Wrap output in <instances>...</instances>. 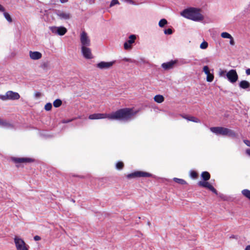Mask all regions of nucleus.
Listing matches in <instances>:
<instances>
[{"mask_svg": "<svg viewBox=\"0 0 250 250\" xmlns=\"http://www.w3.org/2000/svg\"><path fill=\"white\" fill-rule=\"evenodd\" d=\"M226 77L231 83H235L238 79V75L234 69H231L226 73Z\"/></svg>", "mask_w": 250, "mask_h": 250, "instance_id": "8", "label": "nucleus"}, {"mask_svg": "<svg viewBox=\"0 0 250 250\" xmlns=\"http://www.w3.org/2000/svg\"><path fill=\"white\" fill-rule=\"evenodd\" d=\"M136 39V36L132 34L128 37V39L124 44V48L125 50H131L132 44L135 42Z\"/></svg>", "mask_w": 250, "mask_h": 250, "instance_id": "11", "label": "nucleus"}, {"mask_svg": "<svg viewBox=\"0 0 250 250\" xmlns=\"http://www.w3.org/2000/svg\"><path fill=\"white\" fill-rule=\"evenodd\" d=\"M34 239L35 241H39V240H40L41 239V238L40 236H39L38 235H36V236H34Z\"/></svg>", "mask_w": 250, "mask_h": 250, "instance_id": "39", "label": "nucleus"}, {"mask_svg": "<svg viewBox=\"0 0 250 250\" xmlns=\"http://www.w3.org/2000/svg\"><path fill=\"white\" fill-rule=\"evenodd\" d=\"M12 160L15 163H27L33 161V160L29 158H17L12 157Z\"/></svg>", "mask_w": 250, "mask_h": 250, "instance_id": "17", "label": "nucleus"}, {"mask_svg": "<svg viewBox=\"0 0 250 250\" xmlns=\"http://www.w3.org/2000/svg\"><path fill=\"white\" fill-rule=\"evenodd\" d=\"M20 98V96L18 93L12 91H7L5 95H0V99L2 101L16 100Z\"/></svg>", "mask_w": 250, "mask_h": 250, "instance_id": "4", "label": "nucleus"}, {"mask_svg": "<svg viewBox=\"0 0 250 250\" xmlns=\"http://www.w3.org/2000/svg\"><path fill=\"white\" fill-rule=\"evenodd\" d=\"M183 117L189 121H191V122H195V123H200V120L198 118L193 117V116H188V117Z\"/></svg>", "mask_w": 250, "mask_h": 250, "instance_id": "22", "label": "nucleus"}, {"mask_svg": "<svg viewBox=\"0 0 250 250\" xmlns=\"http://www.w3.org/2000/svg\"><path fill=\"white\" fill-rule=\"evenodd\" d=\"M221 37L223 39H228L229 40V44L233 46L235 44V42L232 36L227 32H223L221 33Z\"/></svg>", "mask_w": 250, "mask_h": 250, "instance_id": "18", "label": "nucleus"}, {"mask_svg": "<svg viewBox=\"0 0 250 250\" xmlns=\"http://www.w3.org/2000/svg\"><path fill=\"white\" fill-rule=\"evenodd\" d=\"M245 144L248 146L250 147V141L249 140H245L244 141Z\"/></svg>", "mask_w": 250, "mask_h": 250, "instance_id": "40", "label": "nucleus"}, {"mask_svg": "<svg viewBox=\"0 0 250 250\" xmlns=\"http://www.w3.org/2000/svg\"><path fill=\"white\" fill-rule=\"evenodd\" d=\"M81 51L83 57L86 59H92L93 58V56L92 54L91 49L86 47H81Z\"/></svg>", "mask_w": 250, "mask_h": 250, "instance_id": "12", "label": "nucleus"}, {"mask_svg": "<svg viewBox=\"0 0 250 250\" xmlns=\"http://www.w3.org/2000/svg\"><path fill=\"white\" fill-rule=\"evenodd\" d=\"M190 176L192 178H196L197 177V173L194 171H191L190 172Z\"/></svg>", "mask_w": 250, "mask_h": 250, "instance_id": "36", "label": "nucleus"}, {"mask_svg": "<svg viewBox=\"0 0 250 250\" xmlns=\"http://www.w3.org/2000/svg\"><path fill=\"white\" fill-rule=\"evenodd\" d=\"M80 41L82 47H86L90 45V40L85 32H82L80 35Z\"/></svg>", "mask_w": 250, "mask_h": 250, "instance_id": "10", "label": "nucleus"}, {"mask_svg": "<svg viewBox=\"0 0 250 250\" xmlns=\"http://www.w3.org/2000/svg\"><path fill=\"white\" fill-rule=\"evenodd\" d=\"M34 97L35 98H39L40 97H41L42 96V93L40 92H36L35 93H34Z\"/></svg>", "mask_w": 250, "mask_h": 250, "instance_id": "37", "label": "nucleus"}, {"mask_svg": "<svg viewBox=\"0 0 250 250\" xmlns=\"http://www.w3.org/2000/svg\"><path fill=\"white\" fill-rule=\"evenodd\" d=\"M60 0L61 2L62 3H66L68 1V0Z\"/></svg>", "mask_w": 250, "mask_h": 250, "instance_id": "46", "label": "nucleus"}, {"mask_svg": "<svg viewBox=\"0 0 250 250\" xmlns=\"http://www.w3.org/2000/svg\"><path fill=\"white\" fill-rule=\"evenodd\" d=\"M123 60L125 61V62H132V60L130 59H129V58H124L123 59Z\"/></svg>", "mask_w": 250, "mask_h": 250, "instance_id": "42", "label": "nucleus"}, {"mask_svg": "<svg viewBox=\"0 0 250 250\" xmlns=\"http://www.w3.org/2000/svg\"><path fill=\"white\" fill-rule=\"evenodd\" d=\"M242 194L250 200V190L244 189L242 191Z\"/></svg>", "mask_w": 250, "mask_h": 250, "instance_id": "25", "label": "nucleus"}, {"mask_svg": "<svg viewBox=\"0 0 250 250\" xmlns=\"http://www.w3.org/2000/svg\"><path fill=\"white\" fill-rule=\"evenodd\" d=\"M4 8L0 4V11L4 12Z\"/></svg>", "mask_w": 250, "mask_h": 250, "instance_id": "44", "label": "nucleus"}, {"mask_svg": "<svg viewBox=\"0 0 250 250\" xmlns=\"http://www.w3.org/2000/svg\"><path fill=\"white\" fill-rule=\"evenodd\" d=\"M49 30L53 34L63 36L67 32V29L63 26H52L49 27Z\"/></svg>", "mask_w": 250, "mask_h": 250, "instance_id": "6", "label": "nucleus"}, {"mask_svg": "<svg viewBox=\"0 0 250 250\" xmlns=\"http://www.w3.org/2000/svg\"><path fill=\"white\" fill-rule=\"evenodd\" d=\"M132 108H125L117 110L110 114L94 113L89 116L90 120L103 119L107 118L111 120L127 121L131 120L137 113Z\"/></svg>", "mask_w": 250, "mask_h": 250, "instance_id": "1", "label": "nucleus"}, {"mask_svg": "<svg viewBox=\"0 0 250 250\" xmlns=\"http://www.w3.org/2000/svg\"><path fill=\"white\" fill-rule=\"evenodd\" d=\"M29 56L32 60H39L42 58V54L36 51H30L29 52Z\"/></svg>", "mask_w": 250, "mask_h": 250, "instance_id": "16", "label": "nucleus"}, {"mask_svg": "<svg viewBox=\"0 0 250 250\" xmlns=\"http://www.w3.org/2000/svg\"><path fill=\"white\" fill-rule=\"evenodd\" d=\"M115 61L111 62L102 61L96 64V67L100 69H108L111 68L115 63Z\"/></svg>", "mask_w": 250, "mask_h": 250, "instance_id": "9", "label": "nucleus"}, {"mask_svg": "<svg viewBox=\"0 0 250 250\" xmlns=\"http://www.w3.org/2000/svg\"><path fill=\"white\" fill-rule=\"evenodd\" d=\"M239 85V87L242 89H247L250 87V83L246 80L241 81Z\"/></svg>", "mask_w": 250, "mask_h": 250, "instance_id": "20", "label": "nucleus"}, {"mask_svg": "<svg viewBox=\"0 0 250 250\" xmlns=\"http://www.w3.org/2000/svg\"><path fill=\"white\" fill-rule=\"evenodd\" d=\"M201 177L205 181H208L210 178V174L207 171L203 172L201 174Z\"/></svg>", "mask_w": 250, "mask_h": 250, "instance_id": "23", "label": "nucleus"}, {"mask_svg": "<svg viewBox=\"0 0 250 250\" xmlns=\"http://www.w3.org/2000/svg\"><path fill=\"white\" fill-rule=\"evenodd\" d=\"M173 180L178 183V184H180L181 185H186L187 184V182L186 181H185L183 179H179V178H174L173 179Z\"/></svg>", "mask_w": 250, "mask_h": 250, "instance_id": "26", "label": "nucleus"}, {"mask_svg": "<svg viewBox=\"0 0 250 250\" xmlns=\"http://www.w3.org/2000/svg\"><path fill=\"white\" fill-rule=\"evenodd\" d=\"M126 177L128 179L137 178V175H136V171L132 172L131 173L128 174L127 175H126Z\"/></svg>", "mask_w": 250, "mask_h": 250, "instance_id": "29", "label": "nucleus"}, {"mask_svg": "<svg viewBox=\"0 0 250 250\" xmlns=\"http://www.w3.org/2000/svg\"><path fill=\"white\" fill-rule=\"evenodd\" d=\"M14 241L17 250H28V246L20 237L16 236Z\"/></svg>", "mask_w": 250, "mask_h": 250, "instance_id": "5", "label": "nucleus"}, {"mask_svg": "<svg viewBox=\"0 0 250 250\" xmlns=\"http://www.w3.org/2000/svg\"><path fill=\"white\" fill-rule=\"evenodd\" d=\"M125 2H127L132 5H135V2L133 0H123Z\"/></svg>", "mask_w": 250, "mask_h": 250, "instance_id": "38", "label": "nucleus"}, {"mask_svg": "<svg viewBox=\"0 0 250 250\" xmlns=\"http://www.w3.org/2000/svg\"><path fill=\"white\" fill-rule=\"evenodd\" d=\"M246 152L248 155L250 156V149H247Z\"/></svg>", "mask_w": 250, "mask_h": 250, "instance_id": "45", "label": "nucleus"}, {"mask_svg": "<svg viewBox=\"0 0 250 250\" xmlns=\"http://www.w3.org/2000/svg\"><path fill=\"white\" fill-rule=\"evenodd\" d=\"M3 15L5 17V18L6 19V20L9 22H11L12 21V18H11L10 15L7 12H4Z\"/></svg>", "mask_w": 250, "mask_h": 250, "instance_id": "30", "label": "nucleus"}, {"mask_svg": "<svg viewBox=\"0 0 250 250\" xmlns=\"http://www.w3.org/2000/svg\"><path fill=\"white\" fill-rule=\"evenodd\" d=\"M245 250H250V245L247 246Z\"/></svg>", "mask_w": 250, "mask_h": 250, "instance_id": "47", "label": "nucleus"}, {"mask_svg": "<svg viewBox=\"0 0 250 250\" xmlns=\"http://www.w3.org/2000/svg\"><path fill=\"white\" fill-rule=\"evenodd\" d=\"M154 100L156 103H162L164 101V98L161 95H157L154 97Z\"/></svg>", "mask_w": 250, "mask_h": 250, "instance_id": "21", "label": "nucleus"}, {"mask_svg": "<svg viewBox=\"0 0 250 250\" xmlns=\"http://www.w3.org/2000/svg\"><path fill=\"white\" fill-rule=\"evenodd\" d=\"M164 33L166 35H171L173 31L171 28H168L164 30Z\"/></svg>", "mask_w": 250, "mask_h": 250, "instance_id": "35", "label": "nucleus"}, {"mask_svg": "<svg viewBox=\"0 0 250 250\" xmlns=\"http://www.w3.org/2000/svg\"><path fill=\"white\" fill-rule=\"evenodd\" d=\"M246 73L247 75H250V68L246 69Z\"/></svg>", "mask_w": 250, "mask_h": 250, "instance_id": "43", "label": "nucleus"}, {"mask_svg": "<svg viewBox=\"0 0 250 250\" xmlns=\"http://www.w3.org/2000/svg\"><path fill=\"white\" fill-rule=\"evenodd\" d=\"M210 131L216 135L228 136L234 137L235 135L234 132L229 128L223 127H212L210 128Z\"/></svg>", "mask_w": 250, "mask_h": 250, "instance_id": "3", "label": "nucleus"}, {"mask_svg": "<svg viewBox=\"0 0 250 250\" xmlns=\"http://www.w3.org/2000/svg\"><path fill=\"white\" fill-rule=\"evenodd\" d=\"M56 15L61 20L67 21L72 18V14L70 12L62 10L57 11Z\"/></svg>", "mask_w": 250, "mask_h": 250, "instance_id": "7", "label": "nucleus"}, {"mask_svg": "<svg viewBox=\"0 0 250 250\" xmlns=\"http://www.w3.org/2000/svg\"><path fill=\"white\" fill-rule=\"evenodd\" d=\"M203 71L207 75L206 80L208 82H212L214 79V75L213 73H211L209 67L207 65H205L203 67Z\"/></svg>", "mask_w": 250, "mask_h": 250, "instance_id": "13", "label": "nucleus"}, {"mask_svg": "<svg viewBox=\"0 0 250 250\" xmlns=\"http://www.w3.org/2000/svg\"><path fill=\"white\" fill-rule=\"evenodd\" d=\"M52 104L50 103H47L44 106V109L46 111H50L52 108Z\"/></svg>", "mask_w": 250, "mask_h": 250, "instance_id": "31", "label": "nucleus"}, {"mask_svg": "<svg viewBox=\"0 0 250 250\" xmlns=\"http://www.w3.org/2000/svg\"><path fill=\"white\" fill-rule=\"evenodd\" d=\"M167 24V21L165 19H161L158 23V25L160 27H164Z\"/></svg>", "mask_w": 250, "mask_h": 250, "instance_id": "24", "label": "nucleus"}, {"mask_svg": "<svg viewBox=\"0 0 250 250\" xmlns=\"http://www.w3.org/2000/svg\"><path fill=\"white\" fill-rule=\"evenodd\" d=\"M208 46V43L205 41H204L200 45V48L201 49H206Z\"/></svg>", "mask_w": 250, "mask_h": 250, "instance_id": "27", "label": "nucleus"}, {"mask_svg": "<svg viewBox=\"0 0 250 250\" xmlns=\"http://www.w3.org/2000/svg\"><path fill=\"white\" fill-rule=\"evenodd\" d=\"M226 71L224 70L220 69L219 71V76L220 77H223L226 75Z\"/></svg>", "mask_w": 250, "mask_h": 250, "instance_id": "34", "label": "nucleus"}, {"mask_svg": "<svg viewBox=\"0 0 250 250\" xmlns=\"http://www.w3.org/2000/svg\"><path fill=\"white\" fill-rule=\"evenodd\" d=\"M119 4H120V3H119V1H118V0H112V1L110 2V7H111L114 6L115 5Z\"/></svg>", "mask_w": 250, "mask_h": 250, "instance_id": "33", "label": "nucleus"}, {"mask_svg": "<svg viewBox=\"0 0 250 250\" xmlns=\"http://www.w3.org/2000/svg\"><path fill=\"white\" fill-rule=\"evenodd\" d=\"M136 175L137 177H147L152 176V174L146 172L136 171Z\"/></svg>", "mask_w": 250, "mask_h": 250, "instance_id": "19", "label": "nucleus"}, {"mask_svg": "<svg viewBox=\"0 0 250 250\" xmlns=\"http://www.w3.org/2000/svg\"><path fill=\"white\" fill-rule=\"evenodd\" d=\"M182 17L194 21H201L204 17L200 8L189 7L184 10L180 13Z\"/></svg>", "mask_w": 250, "mask_h": 250, "instance_id": "2", "label": "nucleus"}, {"mask_svg": "<svg viewBox=\"0 0 250 250\" xmlns=\"http://www.w3.org/2000/svg\"><path fill=\"white\" fill-rule=\"evenodd\" d=\"M5 124L6 123L0 119V126H4Z\"/></svg>", "mask_w": 250, "mask_h": 250, "instance_id": "41", "label": "nucleus"}, {"mask_svg": "<svg viewBox=\"0 0 250 250\" xmlns=\"http://www.w3.org/2000/svg\"><path fill=\"white\" fill-rule=\"evenodd\" d=\"M198 184L199 186L208 188L215 194H217L216 190L213 187V186L211 185L209 183L207 182V181H200L198 182Z\"/></svg>", "mask_w": 250, "mask_h": 250, "instance_id": "15", "label": "nucleus"}, {"mask_svg": "<svg viewBox=\"0 0 250 250\" xmlns=\"http://www.w3.org/2000/svg\"><path fill=\"white\" fill-rule=\"evenodd\" d=\"M178 60H171L169 62H165L162 64V68L165 70H169L173 68L177 63Z\"/></svg>", "mask_w": 250, "mask_h": 250, "instance_id": "14", "label": "nucleus"}, {"mask_svg": "<svg viewBox=\"0 0 250 250\" xmlns=\"http://www.w3.org/2000/svg\"><path fill=\"white\" fill-rule=\"evenodd\" d=\"M124 167V164L122 162H119L116 164V167L118 169H121Z\"/></svg>", "mask_w": 250, "mask_h": 250, "instance_id": "32", "label": "nucleus"}, {"mask_svg": "<svg viewBox=\"0 0 250 250\" xmlns=\"http://www.w3.org/2000/svg\"><path fill=\"white\" fill-rule=\"evenodd\" d=\"M62 104V101L60 99H57L53 102V105L55 107H60Z\"/></svg>", "mask_w": 250, "mask_h": 250, "instance_id": "28", "label": "nucleus"}]
</instances>
